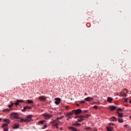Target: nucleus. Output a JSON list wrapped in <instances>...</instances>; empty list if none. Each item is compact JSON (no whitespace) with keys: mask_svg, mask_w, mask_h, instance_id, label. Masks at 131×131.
Returning a JSON list of instances; mask_svg holds the SVG:
<instances>
[{"mask_svg":"<svg viewBox=\"0 0 131 131\" xmlns=\"http://www.w3.org/2000/svg\"><path fill=\"white\" fill-rule=\"evenodd\" d=\"M32 116L29 115L28 116L26 119H21L20 120V122H29V121H31Z\"/></svg>","mask_w":131,"mask_h":131,"instance_id":"nucleus-1","label":"nucleus"},{"mask_svg":"<svg viewBox=\"0 0 131 131\" xmlns=\"http://www.w3.org/2000/svg\"><path fill=\"white\" fill-rule=\"evenodd\" d=\"M24 100H19V99H17V100H16V101H15L14 102L13 104H14V105H16V106H18V105H19V104H20V103H24Z\"/></svg>","mask_w":131,"mask_h":131,"instance_id":"nucleus-2","label":"nucleus"},{"mask_svg":"<svg viewBox=\"0 0 131 131\" xmlns=\"http://www.w3.org/2000/svg\"><path fill=\"white\" fill-rule=\"evenodd\" d=\"M43 117H45V119H51L52 118V116H53V115L51 114H45L43 115Z\"/></svg>","mask_w":131,"mask_h":131,"instance_id":"nucleus-3","label":"nucleus"},{"mask_svg":"<svg viewBox=\"0 0 131 131\" xmlns=\"http://www.w3.org/2000/svg\"><path fill=\"white\" fill-rule=\"evenodd\" d=\"M56 121H57V120H53V121L52 122H51V123H52V124L56 127V128H59V123H55Z\"/></svg>","mask_w":131,"mask_h":131,"instance_id":"nucleus-4","label":"nucleus"},{"mask_svg":"<svg viewBox=\"0 0 131 131\" xmlns=\"http://www.w3.org/2000/svg\"><path fill=\"white\" fill-rule=\"evenodd\" d=\"M81 112H82V111L80 109L74 110L73 111V113L75 114H79V113H81Z\"/></svg>","mask_w":131,"mask_h":131,"instance_id":"nucleus-5","label":"nucleus"},{"mask_svg":"<svg viewBox=\"0 0 131 131\" xmlns=\"http://www.w3.org/2000/svg\"><path fill=\"white\" fill-rule=\"evenodd\" d=\"M92 100H94V98H91V97H90L85 98L84 99V101H86V102H91V101H92Z\"/></svg>","mask_w":131,"mask_h":131,"instance_id":"nucleus-6","label":"nucleus"},{"mask_svg":"<svg viewBox=\"0 0 131 131\" xmlns=\"http://www.w3.org/2000/svg\"><path fill=\"white\" fill-rule=\"evenodd\" d=\"M27 109H28V110H30V109H32V108L29 106H25L24 107V109L22 110V112H25V111L27 110Z\"/></svg>","mask_w":131,"mask_h":131,"instance_id":"nucleus-7","label":"nucleus"},{"mask_svg":"<svg viewBox=\"0 0 131 131\" xmlns=\"http://www.w3.org/2000/svg\"><path fill=\"white\" fill-rule=\"evenodd\" d=\"M84 119L83 118V115H82L79 116V118L78 119V121L79 122H81V121H82V120H83Z\"/></svg>","mask_w":131,"mask_h":131,"instance_id":"nucleus-8","label":"nucleus"},{"mask_svg":"<svg viewBox=\"0 0 131 131\" xmlns=\"http://www.w3.org/2000/svg\"><path fill=\"white\" fill-rule=\"evenodd\" d=\"M39 100H40V101H41L42 102H45V101H46V97L45 96H40L38 97Z\"/></svg>","mask_w":131,"mask_h":131,"instance_id":"nucleus-9","label":"nucleus"},{"mask_svg":"<svg viewBox=\"0 0 131 131\" xmlns=\"http://www.w3.org/2000/svg\"><path fill=\"white\" fill-rule=\"evenodd\" d=\"M11 116L12 117H14V118H18V114H17V113H12L11 114Z\"/></svg>","mask_w":131,"mask_h":131,"instance_id":"nucleus-10","label":"nucleus"},{"mask_svg":"<svg viewBox=\"0 0 131 131\" xmlns=\"http://www.w3.org/2000/svg\"><path fill=\"white\" fill-rule=\"evenodd\" d=\"M116 108H117V107H116L114 105H111L109 106V109L110 110H112V111L116 110Z\"/></svg>","mask_w":131,"mask_h":131,"instance_id":"nucleus-11","label":"nucleus"},{"mask_svg":"<svg viewBox=\"0 0 131 131\" xmlns=\"http://www.w3.org/2000/svg\"><path fill=\"white\" fill-rule=\"evenodd\" d=\"M56 101L55 102V104L56 105H59V104H60V102H61V99H60L59 98H56Z\"/></svg>","mask_w":131,"mask_h":131,"instance_id":"nucleus-12","label":"nucleus"},{"mask_svg":"<svg viewBox=\"0 0 131 131\" xmlns=\"http://www.w3.org/2000/svg\"><path fill=\"white\" fill-rule=\"evenodd\" d=\"M117 114L118 115V118H120L123 116V114H122V113H119L118 111L117 112Z\"/></svg>","mask_w":131,"mask_h":131,"instance_id":"nucleus-13","label":"nucleus"},{"mask_svg":"<svg viewBox=\"0 0 131 131\" xmlns=\"http://www.w3.org/2000/svg\"><path fill=\"white\" fill-rule=\"evenodd\" d=\"M120 96V97H127V95L125 93H121Z\"/></svg>","mask_w":131,"mask_h":131,"instance_id":"nucleus-14","label":"nucleus"},{"mask_svg":"<svg viewBox=\"0 0 131 131\" xmlns=\"http://www.w3.org/2000/svg\"><path fill=\"white\" fill-rule=\"evenodd\" d=\"M112 101H113V98H112L111 97H108L107 98V101L109 103H111V102H112Z\"/></svg>","mask_w":131,"mask_h":131,"instance_id":"nucleus-15","label":"nucleus"},{"mask_svg":"<svg viewBox=\"0 0 131 131\" xmlns=\"http://www.w3.org/2000/svg\"><path fill=\"white\" fill-rule=\"evenodd\" d=\"M8 125H9V123L3 124V125L2 126V127H3V128H5L7 127V126H8Z\"/></svg>","mask_w":131,"mask_h":131,"instance_id":"nucleus-16","label":"nucleus"},{"mask_svg":"<svg viewBox=\"0 0 131 131\" xmlns=\"http://www.w3.org/2000/svg\"><path fill=\"white\" fill-rule=\"evenodd\" d=\"M26 102L27 103H28V104H33V101L31 100H27Z\"/></svg>","mask_w":131,"mask_h":131,"instance_id":"nucleus-17","label":"nucleus"},{"mask_svg":"<svg viewBox=\"0 0 131 131\" xmlns=\"http://www.w3.org/2000/svg\"><path fill=\"white\" fill-rule=\"evenodd\" d=\"M74 113H73V111L68 113V114H67V116H71V115H72V114H73Z\"/></svg>","mask_w":131,"mask_h":131,"instance_id":"nucleus-18","label":"nucleus"},{"mask_svg":"<svg viewBox=\"0 0 131 131\" xmlns=\"http://www.w3.org/2000/svg\"><path fill=\"white\" fill-rule=\"evenodd\" d=\"M118 120L120 123H122V122H123V119H122L121 118H118Z\"/></svg>","mask_w":131,"mask_h":131,"instance_id":"nucleus-19","label":"nucleus"},{"mask_svg":"<svg viewBox=\"0 0 131 131\" xmlns=\"http://www.w3.org/2000/svg\"><path fill=\"white\" fill-rule=\"evenodd\" d=\"M91 117V114H87L85 116H83V118H89V117Z\"/></svg>","mask_w":131,"mask_h":131,"instance_id":"nucleus-20","label":"nucleus"},{"mask_svg":"<svg viewBox=\"0 0 131 131\" xmlns=\"http://www.w3.org/2000/svg\"><path fill=\"white\" fill-rule=\"evenodd\" d=\"M63 118H64V116H61V117H58L56 119V120H56V121H57V120H60V119H63Z\"/></svg>","mask_w":131,"mask_h":131,"instance_id":"nucleus-21","label":"nucleus"},{"mask_svg":"<svg viewBox=\"0 0 131 131\" xmlns=\"http://www.w3.org/2000/svg\"><path fill=\"white\" fill-rule=\"evenodd\" d=\"M111 120H112V121H116L117 118H116V117H113L111 118Z\"/></svg>","mask_w":131,"mask_h":131,"instance_id":"nucleus-22","label":"nucleus"},{"mask_svg":"<svg viewBox=\"0 0 131 131\" xmlns=\"http://www.w3.org/2000/svg\"><path fill=\"white\" fill-rule=\"evenodd\" d=\"M107 131H112V129H113V127H107Z\"/></svg>","mask_w":131,"mask_h":131,"instance_id":"nucleus-23","label":"nucleus"},{"mask_svg":"<svg viewBox=\"0 0 131 131\" xmlns=\"http://www.w3.org/2000/svg\"><path fill=\"white\" fill-rule=\"evenodd\" d=\"M4 112H9V111H11V109L6 108L3 110Z\"/></svg>","mask_w":131,"mask_h":131,"instance_id":"nucleus-24","label":"nucleus"},{"mask_svg":"<svg viewBox=\"0 0 131 131\" xmlns=\"http://www.w3.org/2000/svg\"><path fill=\"white\" fill-rule=\"evenodd\" d=\"M4 121L5 122H7V123H10V120L7 119H4Z\"/></svg>","mask_w":131,"mask_h":131,"instance_id":"nucleus-25","label":"nucleus"},{"mask_svg":"<svg viewBox=\"0 0 131 131\" xmlns=\"http://www.w3.org/2000/svg\"><path fill=\"white\" fill-rule=\"evenodd\" d=\"M19 125H16V124H15L14 125V126L13 127V128L14 129H16V128H19Z\"/></svg>","mask_w":131,"mask_h":131,"instance_id":"nucleus-26","label":"nucleus"},{"mask_svg":"<svg viewBox=\"0 0 131 131\" xmlns=\"http://www.w3.org/2000/svg\"><path fill=\"white\" fill-rule=\"evenodd\" d=\"M11 104L9 105L8 107L9 108H11V107H13V105L14 104V103H12V102H11Z\"/></svg>","mask_w":131,"mask_h":131,"instance_id":"nucleus-27","label":"nucleus"},{"mask_svg":"<svg viewBox=\"0 0 131 131\" xmlns=\"http://www.w3.org/2000/svg\"><path fill=\"white\" fill-rule=\"evenodd\" d=\"M85 129L86 130H90V129H91V127H85Z\"/></svg>","mask_w":131,"mask_h":131,"instance_id":"nucleus-28","label":"nucleus"},{"mask_svg":"<svg viewBox=\"0 0 131 131\" xmlns=\"http://www.w3.org/2000/svg\"><path fill=\"white\" fill-rule=\"evenodd\" d=\"M43 122H45V121H40L38 122V123H39L40 124H43Z\"/></svg>","mask_w":131,"mask_h":131,"instance_id":"nucleus-29","label":"nucleus"},{"mask_svg":"<svg viewBox=\"0 0 131 131\" xmlns=\"http://www.w3.org/2000/svg\"><path fill=\"white\" fill-rule=\"evenodd\" d=\"M117 111L118 112V111H121V112H122V108H118L117 109Z\"/></svg>","mask_w":131,"mask_h":131,"instance_id":"nucleus-30","label":"nucleus"},{"mask_svg":"<svg viewBox=\"0 0 131 131\" xmlns=\"http://www.w3.org/2000/svg\"><path fill=\"white\" fill-rule=\"evenodd\" d=\"M74 125H76V126L80 125V124H79L78 123H76L74 124Z\"/></svg>","mask_w":131,"mask_h":131,"instance_id":"nucleus-31","label":"nucleus"},{"mask_svg":"<svg viewBox=\"0 0 131 131\" xmlns=\"http://www.w3.org/2000/svg\"><path fill=\"white\" fill-rule=\"evenodd\" d=\"M47 127H48V126L47 125H44L42 128L45 129V128H47Z\"/></svg>","mask_w":131,"mask_h":131,"instance_id":"nucleus-32","label":"nucleus"},{"mask_svg":"<svg viewBox=\"0 0 131 131\" xmlns=\"http://www.w3.org/2000/svg\"><path fill=\"white\" fill-rule=\"evenodd\" d=\"M4 131H9V129H8V128L5 127V128H4Z\"/></svg>","mask_w":131,"mask_h":131,"instance_id":"nucleus-33","label":"nucleus"},{"mask_svg":"<svg viewBox=\"0 0 131 131\" xmlns=\"http://www.w3.org/2000/svg\"><path fill=\"white\" fill-rule=\"evenodd\" d=\"M79 102L81 104H84V103H85V101H79Z\"/></svg>","mask_w":131,"mask_h":131,"instance_id":"nucleus-34","label":"nucleus"},{"mask_svg":"<svg viewBox=\"0 0 131 131\" xmlns=\"http://www.w3.org/2000/svg\"><path fill=\"white\" fill-rule=\"evenodd\" d=\"M93 107L94 108V109H98V106L97 105L94 106Z\"/></svg>","mask_w":131,"mask_h":131,"instance_id":"nucleus-35","label":"nucleus"},{"mask_svg":"<svg viewBox=\"0 0 131 131\" xmlns=\"http://www.w3.org/2000/svg\"><path fill=\"white\" fill-rule=\"evenodd\" d=\"M88 112V110L83 111V113H86Z\"/></svg>","mask_w":131,"mask_h":131,"instance_id":"nucleus-36","label":"nucleus"},{"mask_svg":"<svg viewBox=\"0 0 131 131\" xmlns=\"http://www.w3.org/2000/svg\"><path fill=\"white\" fill-rule=\"evenodd\" d=\"M124 91H126V94H127V93H128V91H127V90H126L125 89L124 90Z\"/></svg>","mask_w":131,"mask_h":131,"instance_id":"nucleus-37","label":"nucleus"},{"mask_svg":"<svg viewBox=\"0 0 131 131\" xmlns=\"http://www.w3.org/2000/svg\"><path fill=\"white\" fill-rule=\"evenodd\" d=\"M125 102H127V98H124Z\"/></svg>","mask_w":131,"mask_h":131,"instance_id":"nucleus-38","label":"nucleus"},{"mask_svg":"<svg viewBox=\"0 0 131 131\" xmlns=\"http://www.w3.org/2000/svg\"><path fill=\"white\" fill-rule=\"evenodd\" d=\"M110 125H114V124L112 123H110L109 124Z\"/></svg>","mask_w":131,"mask_h":131,"instance_id":"nucleus-39","label":"nucleus"},{"mask_svg":"<svg viewBox=\"0 0 131 131\" xmlns=\"http://www.w3.org/2000/svg\"><path fill=\"white\" fill-rule=\"evenodd\" d=\"M60 130H63V127H60Z\"/></svg>","mask_w":131,"mask_h":131,"instance_id":"nucleus-40","label":"nucleus"},{"mask_svg":"<svg viewBox=\"0 0 131 131\" xmlns=\"http://www.w3.org/2000/svg\"><path fill=\"white\" fill-rule=\"evenodd\" d=\"M71 118L70 117H69L68 118H67V120H69V119H70Z\"/></svg>","mask_w":131,"mask_h":131,"instance_id":"nucleus-41","label":"nucleus"},{"mask_svg":"<svg viewBox=\"0 0 131 131\" xmlns=\"http://www.w3.org/2000/svg\"><path fill=\"white\" fill-rule=\"evenodd\" d=\"M84 95H85V96H88V94H86V93H84Z\"/></svg>","mask_w":131,"mask_h":131,"instance_id":"nucleus-42","label":"nucleus"},{"mask_svg":"<svg viewBox=\"0 0 131 131\" xmlns=\"http://www.w3.org/2000/svg\"><path fill=\"white\" fill-rule=\"evenodd\" d=\"M2 118H0V122L2 121Z\"/></svg>","mask_w":131,"mask_h":131,"instance_id":"nucleus-43","label":"nucleus"},{"mask_svg":"<svg viewBox=\"0 0 131 131\" xmlns=\"http://www.w3.org/2000/svg\"><path fill=\"white\" fill-rule=\"evenodd\" d=\"M77 106H79V104H77Z\"/></svg>","mask_w":131,"mask_h":131,"instance_id":"nucleus-44","label":"nucleus"},{"mask_svg":"<svg viewBox=\"0 0 131 131\" xmlns=\"http://www.w3.org/2000/svg\"><path fill=\"white\" fill-rule=\"evenodd\" d=\"M129 102L131 103V100H130Z\"/></svg>","mask_w":131,"mask_h":131,"instance_id":"nucleus-45","label":"nucleus"},{"mask_svg":"<svg viewBox=\"0 0 131 131\" xmlns=\"http://www.w3.org/2000/svg\"><path fill=\"white\" fill-rule=\"evenodd\" d=\"M124 52H127V51H124Z\"/></svg>","mask_w":131,"mask_h":131,"instance_id":"nucleus-46","label":"nucleus"},{"mask_svg":"<svg viewBox=\"0 0 131 131\" xmlns=\"http://www.w3.org/2000/svg\"><path fill=\"white\" fill-rule=\"evenodd\" d=\"M130 118L131 119V116H130Z\"/></svg>","mask_w":131,"mask_h":131,"instance_id":"nucleus-47","label":"nucleus"},{"mask_svg":"<svg viewBox=\"0 0 131 131\" xmlns=\"http://www.w3.org/2000/svg\"><path fill=\"white\" fill-rule=\"evenodd\" d=\"M67 108H68V107H67H67H66V108L67 109Z\"/></svg>","mask_w":131,"mask_h":131,"instance_id":"nucleus-48","label":"nucleus"}]
</instances>
